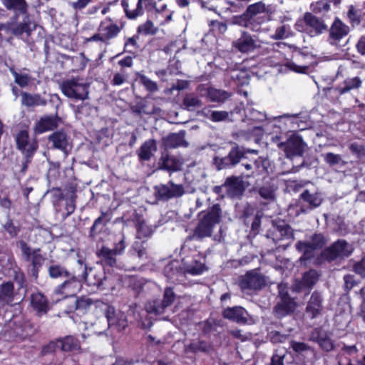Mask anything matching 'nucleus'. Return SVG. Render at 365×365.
Here are the masks:
<instances>
[{"instance_id":"1a4fd4ad","label":"nucleus","mask_w":365,"mask_h":365,"mask_svg":"<svg viewBox=\"0 0 365 365\" xmlns=\"http://www.w3.org/2000/svg\"><path fill=\"white\" fill-rule=\"evenodd\" d=\"M16 141L17 148L26 158V163H29L38 147L37 140H29L28 131L21 130L17 134Z\"/></svg>"},{"instance_id":"72a5a7b5","label":"nucleus","mask_w":365,"mask_h":365,"mask_svg":"<svg viewBox=\"0 0 365 365\" xmlns=\"http://www.w3.org/2000/svg\"><path fill=\"white\" fill-rule=\"evenodd\" d=\"M99 30L106 41L114 38L120 32L119 27L110 21L102 22L100 25Z\"/></svg>"},{"instance_id":"338daca9","label":"nucleus","mask_w":365,"mask_h":365,"mask_svg":"<svg viewBox=\"0 0 365 365\" xmlns=\"http://www.w3.org/2000/svg\"><path fill=\"white\" fill-rule=\"evenodd\" d=\"M318 343L319 346L325 351H331L333 347V342L329 337H320L319 339Z\"/></svg>"},{"instance_id":"774afa93","label":"nucleus","mask_w":365,"mask_h":365,"mask_svg":"<svg viewBox=\"0 0 365 365\" xmlns=\"http://www.w3.org/2000/svg\"><path fill=\"white\" fill-rule=\"evenodd\" d=\"M354 270L361 277H365V259H362L360 262L356 263L354 266Z\"/></svg>"},{"instance_id":"0e129e2a","label":"nucleus","mask_w":365,"mask_h":365,"mask_svg":"<svg viewBox=\"0 0 365 365\" xmlns=\"http://www.w3.org/2000/svg\"><path fill=\"white\" fill-rule=\"evenodd\" d=\"M260 195L267 200H272L274 197V190L270 186H264L259 190Z\"/></svg>"},{"instance_id":"864d4df0","label":"nucleus","mask_w":365,"mask_h":365,"mask_svg":"<svg viewBox=\"0 0 365 365\" xmlns=\"http://www.w3.org/2000/svg\"><path fill=\"white\" fill-rule=\"evenodd\" d=\"M288 118L290 120V122L293 125L292 128H299L300 130L305 129V126H304L303 125H301V124H303V122L299 120V115L298 114H295V115L284 114L283 115L274 117V118L277 119V118Z\"/></svg>"},{"instance_id":"de8ad7c7","label":"nucleus","mask_w":365,"mask_h":365,"mask_svg":"<svg viewBox=\"0 0 365 365\" xmlns=\"http://www.w3.org/2000/svg\"><path fill=\"white\" fill-rule=\"evenodd\" d=\"M360 10L356 9L353 5L349 6L347 17L353 26L359 25L360 24Z\"/></svg>"},{"instance_id":"a19ab883","label":"nucleus","mask_w":365,"mask_h":365,"mask_svg":"<svg viewBox=\"0 0 365 365\" xmlns=\"http://www.w3.org/2000/svg\"><path fill=\"white\" fill-rule=\"evenodd\" d=\"M164 273L167 278L172 282H176L179 281L178 275L180 274V272L178 269V262H170L164 268Z\"/></svg>"},{"instance_id":"bb28decb","label":"nucleus","mask_w":365,"mask_h":365,"mask_svg":"<svg viewBox=\"0 0 365 365\" xmlns=\"http://www.w3.org/2000/svg\"><path fill=\"white\" fill-rule=\"evenodd\" d=\"M31 305L39 316L46 314L49 309L48 300L41 292L33 293L31 295Z\"/></svg>"},{"instance_id":"4d7b16f0","label":"nucleus","mask_w":365,"mask_h":365,"mask_svg":"<svg viewBox=\"0 0 365 365\" xmlns=\"http://www.w3.org/2000/svg\"><path fill=\"white\" fill-rule=\"evenodd\" d=\"M93 304V300L88 297H82L76 302V308L78 310L85 311Z\"/></svg>"},{"instance_id":"13d9d810","label":"nucleus","mask_w":365,"mask_h":365,"mask_svg":"<svg viewBox=\"0 0 365 365\" xmlns=\"http://www.w3.org/2000/svg\"><path fill=\"white\" fill-rule=\"evenodd\" d=\"M323 157L324 161L330 166L338 165L342 161V158L340 155L334 154L333 153L324 154Z\"/></svg>"},{"instance_id":"bf43d9fd","label":"nucleus","mask_w":365,"mask_h":365,"mask_svg":"<svg viewBox=\"0 0 365 365\" xmlns=\"http://www.w3.org/2000/svg\"><path fill=\"white\" fill-rule=\"evenodd\" d=\"M214 164L217 170H222L232 166L230 159H229L228 156L223 158L215 157L214 158Z\"/></svg>"},{"instance_id":"8fccbe9b","label":"nucleus","mask_w":365,"mask_h":365,"mask_svg":"<svg viewBox=\"0 0 365 365\" xmlns=\"http://www.w3.org/2000/svg\"><path fill=\"white\" fill-rule=\"evenodd\" d=\"M49 275L52 278L68 276V271L62 266L58 264L52 265L48 268Z\"/></svg>"},{"instance_id":"f8f14e48","label":"nucleus","mask_w":365,"mask_h":365,"mask_svg":"<svg viewBox=\"0 0 365 365\" xmlns=\"http://www.w3.org/2000/svg\"><path fill=\"white\" fill-rule=\"evenodd\" d=\"M19 245L24 259L32 264L34 271H37L45 260L40 249H32L24 241H20Z\"/></svg>"},{"instance_id":"f03ea898","label":"nucleus","mask_w":365,"mask_h":365,"mask_svg":"<svg viewBox=\"0 0 365 365\" xmlns=\"http://www.w3.org/2000/svg\"><path fill=\"white\" fill-rule=\"evenodd\" d=\"M266 236L272 240L277 249L283 250H286L294 239L293 230L283 221L274 223Z\"/></svg>"},{"instance_id":"473e14b6","label":"nucleus","mask_w":365,"mask_h":365,"mask_svg":"<svg viewBox=\"0 0 365 365\" xmlns=\"http://www.w3.org/2000/svg\"><path fill=\"white\" fill-rule=\"evenodd\" d=\"M157 150V146L154 140H146L138 150V156L140 160H148Z\"/></svg>"},{"instance_id":"f257e3e1","label":"nucleus","mask_w":365,"mask_h":365,"mask_svg":"<svg viewBox=\"0 0 365 365\" xmlns=\"http://www.w3.org/2000/svg\"><path fill=\"white\" fill-rule=\"evenodd\" d=\"M77 262L82 271L81 279L85 281L88 285L97 287H112L113 285L111 279L106 274L105 268L102 264H98L97 266L88 270L87 266L83 259H79Z\"/></svg>"},{"instance_id":"4be33fe9","label":"nucleus","mask_w":365,"mask_h":365,"mask_svg":"<svg viewBox=\"0 0 365 365\" xmlns=\"http://www.w3.org/2000/svg\"><path fill=\"white\" fill-rule=\"evenodd\" d=\"M143 3L145 4V6L148 7V9H150V8H155L156 6V3L153 0H138L135 9H130L129 8L128 0H122L121 1L126 16L130 19H134L143 14Z\"/></svg>"},{"instance_id":"c756f323","label":"nucleus","mask_w":365,"mask_h":365,"mask_svg":"<svg viewBox=\"0 0 365 365\" xmlns=\"http://www.w3.org/2000/svg\"><path fill=\"white\" fill-rule=\"evenodd\" d=\"M185 132L181 130L178 133H171L163 138V143L166 148H175L180 146H187L185 140Z\"/></svg>"},{"instance_id":"f3484780","label":"nucleus","mask_w":365,"mask_h":365,"mask_svg":"<svg viewBox=\"0 0 365 365\" xmlns=\"http://www.w3.org/2000/svg\"><path fill=\"white\" fill-rule=\"evenodd\" d=\"M158 196L162 199H170L180 197L184 193V188L181 185L174 184L170 181L167 185H160L155 187Z\"/></svg>"},{"instance_id":"7c9ffc66","label":"nucleus","mask_w":365,"mask_h":365,"mask_svg":"<svg viewBox=\"0 0 365 365\" xmlns=\"http://www.w3.org/2000/svg\"><path fill=\"white\" fill-rule=\"evenodd\" d=\"M98 255L100 257L102 263V266L107 265L111 267H120L119 265L117 264L116 255H114L113 252H111V249L103 247L98 252Z\"/></svg>"},{"instance_id":"39448f33","label":"nucleus","mask_w":365,"mask_h":365,"mask_svg":"<svg viewBox=\"0 0 365 365\" xmlns=\"http://www.w3.org/2000/svg\"><path fill=\"white\" fill-rule=\"evenodd\" d=\"M279 301L274 309V314L278 318L284 317L292 313L297 304L294 299L289 297L288 287L285 284H280L278 286Z\"/></svg>"},{"instance_id":"5701e85b","label":"nucleus","mask_w":365,"mask_h":365,"mask_svg":"<svg viewBox=\"0 0 365 365\" xmlns=\"http://www.w3.org/2000/svg\"><path fill=\"white\" fill-rule=\"evenodd\" d=\"M323 298L319 292H314L307 303L306 312L312 319L322 314L323 310Z\"/></svg>"},{"instance_id":"ea45409f","label":"nucleus","mask_w":365,"mask_h":365,"mask_svg":"<svg viewBox=\"0 0 365 365\" xmlns=\"http://www.w3.org/2000/svg\"><path fill=\"white\" fill-rule=\"evenodd\" d=\"M247 152L257 153V150H247ZM245 153H246V151L242 148H240V147L232 148L227 155L229 159H230V163L232 164V166L237 164L240 161V160L242 158H244V155Z\"/></svg>"},{"instance_id":"e2e57ef3","label":"nucleus","mask_w":365,"mask_h":365,"mask_svg":"<svg viewBox=\"0 0 365 365\" xmlns=\"http://www.w3.org/2000/svg\"><path fill=\"white\" fill-rule=\"evenodd\" d=\"M133 255H136L139 259L146 258L147 254L145 248L138 242H135L133 245Z\"/></svg>"},{"instance_id":"20e7f679","label":"nucleus","mask_w":365,"mask_h":365,"mask_svg":"<svg viewBox=\"0 0 365 365\" xmlns=\"http://www.w3.org/2000/svg\"><path fill=\"white\" fill-rule=\"evenodd\" d=\"M60 88L62 93L69 98L84 101L89 96V85L78 78L63 81Z\"/></svg>"},{"instance_id":"b1692460","label":"nucleus","mask_w":365,"mask_h":365,"mask_svg":"<svg viewBox=\"0 0 365 365\" xmlns=\"http://www.w3.org/2000/svg\"><path fill=\"white\" fill-rule=\"evenodd\" d=\"M222 315L224 318L239 324H246L247 322V312L242 307L227 308L223 311Z\"/></svg>"},{"instance_id":"79ce46f5","label":"nucleus","mask_w":365,"mask_h":365,"mask_svg":"<svg viewBox=\"0 0 365 365\" xmlns=\"http://www.w3.org/2000/svg\"><path fill=\"white\" fill-rule=\"evenodd\" d=\"M30 24L29 23V18L27 15H25V19H24V22L19 24H14V28H12V34L16 36H20L24 34H26L27 36H29L31 34Z\"/></svg>"},{"instance_id":"a878e982","label":"nucleus","mask_w":365,"mask_h":365,"mask_svg":"<svg viewBox=\"0 0 365 365\" xmlns=\"http://www.w3.org/2000/svg\"><path fill=\"white\" fill-rule=\"evenodd\" d=\"M48 140L52 143L53 148L60 150L67 154L70 144L68 138L64 132H54L48 136Z\"/></svg>"},{"instance_id":"f704fd0d","label":"nucleus","mask_w":365,"mask_h":365,"mask_svg":"<svg viewBox=\"0 0 365 365\" xmlns=\"http://www.w3.org/2000/svg\"><path fill=\"white\" fill-rule=\"evenodd\" d=\"M7 9L14 11L16 14H26L27 4L25 0H2Z\"/></svg>"},{"instance_id":"7ed1b4c3","label":"nucleus","mask_w":365,"mask_h":365,"mask_svg":"<svg viewBox=\"0 0 365 365\" xmlns=\"http://www.w3.org/2000/svg\"><path fill=\"white\" fill-rule=\"evenodd\" d=\"M220 207L219 205H215L210 211L203 215L195 230L193 237L199 239L210 237L215 226L220 222Z\"/></svg>"},{"instance_id":"58836bf2","label":"nucleus","mask_w":365,"mask_h":365,"mask_svg":"<svg viewBox=\"0 0 365 365\" xmlns=\"http://www.w3.org/2000/svg\"><path fill=\"white\" fill-rule=\"evenodd\" d=\"M183 106L190 111H193L195 109L202 106V101L193 93L187 94L182 101Z\"/></svg>"},{"instance_id":"49530a36","label":"nucleus","mask_w":365,"mask_h":365,"mask_svg":"<svg viewBox=\"0 0 365 365\" xmlns=\"http://www.w3.org/2000/svg\"><path fill=\"white\" fill-rule=\"evenodd\" d=\"M155 227L147 225L145 222H140L137 225V237L138 238L150 236L155 231Z\"/></svg>"},{"instance_id":"a18cd8bd","label":"nucleus","mask_w":365,"mask_h":365,"mask_svg":"<svg viewBox=\"0 0 365 365\" xmlns=\"http://www.w3.org/2000/svg\"><path fill=\"white\" fill-rule=\"evenodd\" d=\"M301 198L309 204L312 207H316L322 203V199L318 194H310L308 190L301 194Z\"/></svg>"},{"instance_id":"ddd939ff","label":"nucleus","mask_w":365,"mask_h":365,"mask_svg":"<svg viewBox=\"0 0 365 365\" xmlns=\"http://www.w3.org/2000/svg\"><path fill=\"white\" fill-rule=\"evenodd\" d=\"M105 314L110 327L121 331L128 326L126 317L123 312L115 310L114 307L108 306Z\"/></svg>"},{"instance_id":"37998d69","label":"nucleus","mask_w":365,"mask_h":365,"mask_svg":"<svg viewBox=\"0 0 365 365\" xmlns=\"http://www.w3.org/2000/svg\"><path fill=\"white\" fill-rule=\"evenodd\" d=\"M293 35V32L290 26L283 24L277 27L271 38L273 39L279 40L287 38Z\"/></svg>"},{"instance_id":"e433bc0d","label":"nucleus","mask_w":365,"mask_h":365,"mask_svg":"<svg viewBox=\"0 0 365 365\" xmlns=\"http://www.w3.org/2000/svg\"><path fill=\"white\" fill-rule=\"evenodd\" d=\"M14 285L6 282L0 287V307L11 302L13 300Z\"/></svg>"},{"instance_id":"0eeeda50","label":"nucleus","mask_w":365,"mask_h":365,"mask_svg":"<svg viewBox=\"0 0 365 365\" xmlns=\"http://www.w3.org/2000/svg\"><path fill=\"white\" fill-rule=\"evenodd\" d=\"M353 247L344 240H339L322 252V257L329 261L336 258L348 257L352 252Z\"/></svg>"},{"instance_id":"dca6fc26","label":"nucleus","mask_w":365,"mask_h":365,"mask_svg":"<svg viewBox=\"0 0 365 365\" xmlns=\"http://www.w3.org/2000/svg\"><path fill=\"white\" fill-rule=\"evenodd\" d=\"M264 277L258 272L253 270L248 272L240 281L242 289H259L265 285Z\"/></svg>"},{"instance_id":"4468645a","label":"nucleus","mask_w":365,"mask_h":365,"mask_svg":"<svg viewBox=\"0 0 365 365\" xmlns=\"http://www.w3.org/2000/svg\"><path fill=\"white\" fill-rule=\"evenodd\" d=\"M259 41L247 32H242L241 36L233 42V46L241 53H248L259 47Z\"/></svg>"},{"instance_id":"c9c22d12","label":"nucleus","mask_w":365,"mask_h":365,"mask_svg":"<svg viewBox=\"0 0 365 365\" xmlns=\"http://www.w3.org/2000/svg\"><path fill=\"white\" fill-rule=\"evenodd\" d=\"M361 86V80L359 77L348 78L337 88L338 92L342 95L351 90L357 89Z\"/></svg>"},{"instance_id":"680f3d73","label":"nucleus","mask_w":365,"mask_h":365,"mask_svg":"<svg viewBox=\"0 0 365 365\" xmlns=\"http://www.w3.org/2000/svg\"><path fill=\"white\" fill-rule=\"evenodd\" d=\"M16 333L22 339H25L32 334V327L29 323H25L22 327H18L16 329Z\"/></svg>"},{"instance_id":"393cba45","label":"nucleus","mask_w":365,"mask_h":365,"mask_svg":"<svg viewBox=\"0 0 365 365\" xmlns=\"http://www.w3.org/2000/svg\"><path fill=\"white\" fill-rule=\"evenodd\" d=\"M182 166V161L172 155H163L158 162V168L169 172L180 170Z\"/></svg>"},{"instance_id":"052dcab7","label":"nucleus","mask_w":365,"mask_h":365,"mask_svg":"<svg viewBox=\"0 0 365 365\" xmlns=\"http://www.w3.org/2000/svg\"><path fill=\"white\" fill-rule=\"evenodd\" d=\"M268 337L269 340L274 343H284L288 338V335L282 334L277 331H272L269 333Z\"/></svg>"},{"instance_id":"a211bd4d","label":"nucleus","mask_w":365,"mask_h":365,"mask_svg":"<svg viewBox=\"0 0 365 365\" xmlns=\"http://www.w3.org/2000/svg\"><path fill=\"white\" fill-rule=\"evenodd\" d=\"M81 288V283L76 277H73L56 288L54 294L61 295L62 298L75 295Z\"/></svg>"},{"instance_id":"4c0bfd02","label":"nucleus","mask_w":365,"mask_h":365,"mask_svg":"<svg viewBox=\"0 0 365 365\" xmlns=\"http://www.w3.org/2000/svg\"><path fill=\"white\" fill-rule=\"evenodd\" d=\"M80 349L79 341L72 336L59 339V349L63 351H71Z\"/></svg>"},{"instance_id":"412c9836","label":"nucleus","mask_w":365,"mask_h":365,"mask_svg":"<svg viewBox=\"0 0 365 365\" xmlns=\"http://www.w3.org/2000/svg\"><path fill=\"white\" fill-rule=\"evenodd\" d=\"M60 123L57 116L46 115L41 118L34 125V131L35 135H39L45 132L56 128Z\"/></svg>"},{"instance_id":"6e6d98bb","label":"nucleus","mask_w":365,"mask_h":365,"mask_svg":"<svg viewBox=\"0 0 365 365\" xmlns=\"http://www.w3.org/2000/svg\"><path fill=\"white\" fill-rule=\"evenodd\" d=\"M140 82L146 89L150 92H155L158 90L157 83L144 75H139Z\"/></svg>"},{"instance_id":"9b49d317","label":"nucleus","mask_w":365,"mask_h":365,"mask_svg":"<svg viewBox=\"0 0 365 365\" xmlns=\"http://www.w3.org/2000/svg\"><path fill=\"white\" fill-rule=\"evenodd\" d=\"M278 147L282 149L287 158L302 155L306 148V144L299 136H291L286 143L279 142Z\"/></svg>"},{"instance_id":"3c124183","label":"nucleus","mask_w":365,"mask_h":365,"mask_svg":"<svg viewBox=\"0 0 365 365\" xmlns=\"http://www.w3.org/2000/svg\"><path fill=\"white\" fill-rule=\"evenodd\" d=\"M245 113L247 117L255 121H263L267 119V115L265 113L252 108H246Z\"/></svg>"},{"instance_id":"69168bd1","label":"nucleus","mask_w":365,"mask_h":365,"mask_svg":"<svg viewBox=\"0 0 365 365\" xmlns=\"http://www.w3.org/2000/svg\"><path fill=\"white\" fill-rule=\"evenodd\" d=\"M291 347L295 352L298 354H302L303 352L309 349V346L306 344L294 341H291Z\"/></svg>"},{"instance_id":"09e8293b","label":"nucleus","mask_w":365,"mask_h":365,"mask_svg":"<svg viewBox=\"0 0 365 365\" xmlns=\"http://www.w3.org/2000/svg\"><path fill=\"white\" fill-rule=\"evenodd\" d=\"M11 73L14 77L15 82L22 88L28 86L29 82L31 81V76L29 74L19 73L14 69L11 70Z\"/></svg>"},{"instance_id":"423d86ee","label":"nucleus","mask_w":365,"mask_h":365,"mask_svg":"<svg viewBox=\"0 0 365 365\" xmlns=\"http://www.w3.org/2000/svg\"><path fill=\"white\" fill-rule=\"evenodd\" d=\"M270 12L271 9L269 6H266L262 1L250 5L245 14V16L249 18V20L245 24V26L252 31H258L259 30V25H254L252 21H255L257 19H262V21H264Z\"/></svg>"},{"instance_id":"c03bdc74","label":"nucleus","mask_w":365,"mask_h":365,"mask_svg":"<svg viewBox=\"0 0 365 365\" xmlns=\"http://www.w3.org/2000/svg\"><path fill=\"white\" fill-rule=\"evenodd\" d=\"M308 67L303 66H298L292 61H287L284 64L280 66L279 71L287 72L294 71L296 73H306Z\"/></svg>"},{"instance_id":"9d476101","label":"nucleus","mask_w":365,"mask_h":365,"mask_svg":"<svg viewBox=\"0 0 365 365\" xmlns=\"http://www.w3.org/2000/svg\"><path fill=\"white\" fill-rule=\"evenodd\" d=\"M324 243V237L321 234L314 235L311 242L299 241L296 245V248L304 255L300 259L305 260L309 259L312 256L313 251L316 249L321 248Z\"/></svg>"},{"instance_id":"6e6552de","label":"nucleus","mask_w":365,"mask_h":365,"mask_svg":"<svg viewBox=\"0 0 365 365\" xmlns=\"http://www.w3.org/2000/svg\"><path fill=\"white\" fill-rule=\"evenodd\" d=\"M176 295L170 287H167L163 293V297L161 302L153 301L146 304L145 310L148 313L155 314H163L165 309L170 307L175 301Z\"/></svg>"},{"instance_id":"2f4dec72","label":"nucleus","mask_w":365,"mask_h":365,"mask_svg":"<svg viewBox=\"0 0 365 365\" xmlns=\"http://www.w3.org/2000/svg\"><path fill=\"white\" fill-rule=\"evenodd\" d=\"M21 104L26 107L45 106L46 101L38 94H30L26 92L21 93Z\"/></svg>"},{"instance_id":"cd10ccee","label":"nucleus","mask_w":365,"mask_h":365,"mask_svg":"<svg viewBox=\"0 0 365 365\" xmlns=\"http://www.w3.org/2000/svg\"><path fill=\"white\" fill-rule=\"evenodd\" d=\"M349 27L339 19H336L329 31L330 42L331 44L346 36L349 33Z\"/></svg>"},{"instance_id":"c85d7f7f","label":"nucleus","mask_w":365,"mask_h":365,"mask_svg":"<svg viewBox=\"0 0 365 365\" xmlns=\"http://www.w3.org/2000/svg\"><path fill=\"white\" fill-rule=\"evenodd\" d=\"M318 274L314 270L306 272L302 280H296L292 286L294 292H299L304 288H311L317 281Z\"/></svg>"},{"instance_id":"603ef678","label":"nucleus","mask_w":365,"mask_h":365,"mask_svg":"<svg viewBox=\"0 0 365 365\" xmlns=\"http://www.w3.org/2000/svg\"><path fill=\"white\" fill-rule=\"evenodd\" d=\"M311 9L315 13L324 12L329 9V4L327 0H317L311 4Z\"/></svg>"},{"instance_id":"5fc2aeb1","label":"nucleus","mask_w":365,"mask_h":365,"mask_svg":"<svg viewBox=\"0 0 365 365\" xmlns=\"http://www.w3.org/2000/svg\"><path fill=\"white\" fill-rule=\"evenodd\" d=\"M156 31L157 29L151 21H147L145 23L139 26L138 28V32L145 35L154 34H155Z\"/></svg>"},{"instance_id":"aec40b11","label":"nucleus","mask_w":365,"mask_h":365,"mask_svg":"<svg viewBox=\"0 0 365 365\" xmlns=\"http://www.w3.org/2000/svg\"><path fill=\"white\" fill-rule=\"evenodd\" d=\"M185 272L192 275L201 274L206 270L205 259L199 255H195L191 261L183 259Z\"/></svg>"},{"instance_id":"2eb2a0df","label":"nucleus","mask_w":365,"mask_h":365,"mask_svg":"<svg viewBox=\"0 0 365 365\" xmlns=\"http://www.w3.org/2000/svg\"><path fill=\"white\" fill-rule=\"evenodd\" d=\"M305 32L312 37L324 33L327 26L323 21L310 13L304 14Z\"/></svg>"},{"instance_id":"6ab92c4d","label":"nucleus","mask_w":365,"mask_h":365,"mask_svg":"<svg viewBox=\"0 0 365 365\" xmlns=\"http://www.w3.org/2000/svg\"><path fill=\"white\" fill-rule=\"evenodd\" d=\"M197 91L200 93L201 96L206 95L210 101L216 103H222L230 96V94L225 91L207 87L203 84H200L197 86Z\"/></svg>"}]
</instances>
